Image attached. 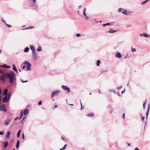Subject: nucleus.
<instances>
[{
	"label": "nucleus",
	"mask_w": 150,
	"mask_h": 150,
	"mask_svg": "<svg viewBox=\"0 0 150 150\" xmlns=\"http://www.w3.org/2000/svg\"><path fill=\"white\" fill-rule=\"evenodd\" d=\"M122 86H120V87H118L117 88V89L118 90H120V89H121L122 88Z\"/></svg>",
	"instance_id": "obj_39"
},
{
	"label": "nucleus",
	"mask_w": 150,
	"mask_h": 150,
	"mask_svg": "<svg viewBox=\"0 0 150 150\" xmlns=\"http://www.w3.org/2000/svg\"><path fill=\"white\" fill-rule=\"evenodd\" d=\"M100 61L99 60H98L97 61V63H96V64H97V65L98 66H99V65H100Z\"/></svg>",
	"instance_id": "obj_27"
},
{
	"label": "nucleus",
	"mask_w": 150,
	"mask_h": 150,
	"mask_svg": "<svg viewBox=\"0 0 150 150\" xmlns=\"http://www.w3.org/2000/svg\"><path fill=\"white\" fill-rule=\"evenodd\" d=\"M80 103H81V105H82V103H81V100H80Z\"/></svg>",
	"instance_id": "obj_55"
},
{
	"label": "nucleus",
	"mask_w": 150,
	"mask_h": 150,
	"mask_svg": "<svg viewBox=\"0 0 150 150\" xmlns=\"http://www.w3.org/2000/svg\"><path fill=\"white\" fill-rule=\"evenodd\" d=\"M1 50H0V54H1Z\"/></svg>",
	"instance_id": "obj_63"
},
{
	"label": "nucleus",
	"mask_w": 150,
	"mask_h": 150,
	"mask_svg": "<svg viewBox=\"0 0 150 150\" xmlns=\"http://www.w3.org/2000/svg\"><path fill=\"white\" fill-rule=\"evenodd\" d=\"M149 1V0H146V1H143V2H142V5H144V4H145L146 2L148 1Z\"/></svg>",
	"instance_id": "obj_31"
},
{
	"label": "nucleus",
	"mask_w": 150,
	"mask_h": 150,
	"mask_svg": "<svg viewBox=\"0 0 150 150\" xmlns=\"http://www.w3.org/2000/svg\"><path fill=\"white\" fill-rule=\"evenodd\" d=\"M110 25V24L109 23H107L105 24H103V27H105L106 25Z\"/></svg>",
	"instance_id": "obj_30"
},
{
	"label": "nucleus",
	"mask_w": 150,
	"mask_h": 150,
	"mask_svg": "<svg viewBox=\"0 0 150 150\" xmlns=\"http://www.w3.org/2000/svg\"><path fill=\"white\" fill-rule=\"evenodd\" d=\"M6 76H7L6 75V76L4 74L1 77L0 80L1 81H4L6 79Z\"/></svg>",
	"instance_id": "obj_8"
},
{
	"label": "nucleus",
	"mask_w": 150,
	"mask_h": 150,
	"mask_svg": "<svg viewBox=\"0 0 150 150\" xmlns=\"http://www.w3.org/2000/svg\"><path fill=\"white\" fill-rule=\"evenodd\" d=\"M61 138H62V139L63 140H64V139L63 137H61Z\"/></svg>",
	"instance_id": "obj_58"
},
{
	"label": "nucleus",
	"mask_w": 150,
	"mask_h": 150,
	"mask_svg": "<svg viewBox=\"0 0 150 150\" xmlns=\"http://www.w3.org/2000/svg\"><path fill=\"white\" fill-rule=\"evenodd\" d=\"M29 48L28 47H26L24 50V52H28L29 50Z\"/></svg>",
	"instance_id": "obj_20"
},
{
	"label": "nucleus",
	"mask_w": 150,
	"mask_h": 150,
	"mask_svg": "<svg viewBox=\"0 0 150 150\" xmlns=\"http://www.w3.org/2000/svg\"><path fill=\"white\" fill-rule=\"evenodd\" d=\"M6 76L9 79L11 83H12L15 81L16 80L15 74L12 71H11L9 73L6 74Z\"/></svg>",
	"instance_id": "obj_1"
},
{
	"label": "nucleus",
	"mask_w": 150,
	"mask_h": 150,
	"mask_svg": "<svg viewBox=\"0 0 150 150\" xmlns=\"http://www.w3.org/2000/svg\"><path fill=\"white\" fill-rule=\"evenodd\" d=\"M28 112V109L26 108L24 110L23 112V114L24 115H26Z\"/></svg>",
	"instance_id": "obj_14"
},
{
	"label": "nucleus",
	"mask_w": 150,
	"mask_h": 150,
	"mask_svg": "<svg viewBox=\"0 0 150 150\" xmlns=\"http://www.w3.org/2000/svg\"><path fill=\"white\" fill-rule=\"evenodd\" d=\"M57 105H55L54 107L55 108H57Z\"/></svg>",
	"instance_id": "obj_61"
},
{
	"label": "nucleus",
	"mask_w": 150,
	"mask_h": 150,
	"mask_svg": "<svg viewBox=\"0 0 150 150\" xmlns=\"http://www.w3.org/2000/svg\"><path fill=\"white\" fill-rule=\"evenodd\" d=\"M109 91H112V89H110Z\"/></svg>",
	"instance_id": "obj_62"
},
{
	"label": "nucleus",
	"mask_w": 150,
	"mask_h": 150,
	"mask_svg": "<svg viewBox=\"0 0 150 150\" xmlns=\"http://www.w3.org/2000/svg\"><path fill=\"white\" fill-rule=\"evenodd\" d=\"M6 64H4L3 65H1V67H3L4 68H6Z\"/></svg>",
	"instance_id": "obj_34"
},
{
	"label": "nucleus",
	"mask_w": 150,
	"mask_h": 150,
	"mask_svg": "<svg viewBox=\"0 0 150 150\" xmlns=\"http://www.w3.org/2000/svg\"><path fill=\"white\" fill-rule=\"evenodd\" d=\"M42 47L40 46H39L37 49V50L38 52H41V51H42Z\"/></svg>",
	"instance_id": "obj_21"
},
{
	"label": "nucleus",
	"mask_w": 150,
	"mask_h": 150,
	"mask_svg": "<svg viewBox=\"0 0 150 150\" xmlns=\"http://www.w3.org/2000/svg\"><path fill=\"white\" fill-rule=\"evenodd\" d=\"M134 150H139V149L137 148L135 149Z\"/></svg>",
	"instance_id": "obj_51"
},
{
	"label": "nucleus",
	"mask_w": 150,
	"mask_h": 150,
	"mask_svg": "<svg viewBox=\"0 0 150 150\" xmlns=\"http://www.w3.org/2000/svg\"><path fill=\"white\" fill-rule=\"evenodd\" d=\"M10 94L9 93L7 94L5 96L3 99V102H8L10 99Z\"/></svg>",
	"instance_id": "obj_2"
},
{
	"label": "nucleus",
	"mask_w": 150,
	"mask_h": 150,
	"mask_svg": "<svg viewBox=\"0 0 150 150\" xmlns=\"http://www.w3.org/2000/svg\"><path fill=\"white\" fill-rule=\"evenodd\" d=\"M125 89H124V91H122V92H121V93L122 94H123V93H124V92L125 91Z\"/></svg>",
	"instance_id": "obj_48"
},
{
	"label": "nucleus",
	"mask_w": 150,
	"mask_h": 150,
	"mask_svg": "<svg viewBox=\"0 0 150 150\" xmlns=\"http://www.w3.org/2000/svg\"><path fill=\"white\" fill-rule=\"evenodd\" d=\"M34 28L33 27H30L27 28L23 29V30H25V29H31V28Z\"/></svg>",
	"instance_id": "obj_37"
},
{
	"label": "nucleus",
	"mask_w": 150,
	"mask_h": 150,
	"mask_svg": "<svg viewBox=\"0 0 150 150\" xmlns=\"http://www.w3.org/2000/svg\"><path fill=\"white\" fill-rule=\"evenodd\" d=\"M146 100L145 102H144L143 104V107H144V109H145V105H146Z\"/></svg>",
	"instance_id": "obj_35"
},
{
	"label": "nucleus",
	"mask_w": 150,
	"mask_h": 150,
	"mask_svg": "<svg viewBox=\"0 0 150 150\" xmlns=\"http://www.w3.org/2000/svg\"><path fill=\"white\" fill-rule=\"evenodd\" d=\"M143 36L146 38H148L149 36V35L147 34L146 33H143Z\"/></svg>",
	"instance_id": "obj_25"
},
{
	"label": "nucleus",
	"mask_w": 150,
	"mask_h": 150,
	"mask_svg": "<svg viewBox=\"0 0 150 150\" xmlns=\"http://www.w3.org/2000/svg\"><path fill=\"white\" fill-rule=\"evenodd\" d=\"M8 89H5L4 90L3 95L4 96L6 95L7 94V93L8 92Z\"/></svg>",
	"instance_id": "obj_18"
},
{
	"label": "nucleus",
	"mask_w": 150,
	"mask_h": 150,
	"mask_svg": "<svg viewBox=\"0 0 150 150\" xmlns=\"http://www.w3.org/2000/svg\"><path fill=\"white\" fill-rule=\"evenodd\" d=\"M30 49L32 50V52H35V50L34 47L33 45H30Z\"/></svg>",
	"instance_id": "obj_13"
},
{
	"label": "nucleus",
	"mask_w": 150,
	"mask_h": 150,
	"mask_svg": "<svg viewBox=\"0 0 150 150\" xmlns=\"http://www.w3.org/2000/svg\"><path fill=\"white\" fill-rule=\"evenodd\" d=\"M23 112L22 111H21V115L20 116V117H19V119H21V118L22 117L23 115Z\"/></svg>",
	"instance_id": "obj_32"
},
{
	"label": "nucleus",
	"mask_w": 150,
	"mask_h": 150,
	"mask_svg": "<svg viewBox=\"0 0 150 150\" xmlns=\"http://www.w3.org/2000/svg\"><path fill=\"white\" fill-rule=\"evenodd\" d=\"M149 109H150V105H149V104L148 106V109L147 110V112H146V119L147 118V117H148V115L149 112Z\"/></svg>",
	"instance_id": "obj_12"
},
{
	"label": "nucleus",
	"mask_w": 150,
	"mask_h": 150,
	"mask_svg": "<svg viewBox=\"0 0 150 150\" xmlns=\"http://www.w3.org/2000/svg\"><path fill=\"white\" fill-rule=\"evenodd\" d=\"M148 38H150V35H149V36Z\"/></svg>",
	"instance_id": "obj_64"
},
{
	"label": "nucleus",
	"mask_w": 150,
	"mask_h": 150,
	"mask_svg": "<svg viewBox=\"0 0 150 150\" xmlns=\"http://www.w3.org/2000/svg\"><path fill=\"white\" fill-rule=\"evenodd\" d=\"M32 56L34 60H36L37 59V56L36 51L32 52Z\"/></svg>",
	"instance_id": "obj_6"
},
{
	"label": "nucleus",
	"mask_w": 150,
	"mask_h": 150,
	"mask_svg": "<svg viewBox=\"0 0 150 150\" xmlns=\"http://www.w3.org/2000/svg\"><path fill=\"white\" fill-rule=\"evenodd\" d=\"M21 82H22L23 83H25V82H27L28 81H23L22 79H21Z\"/></svg>",
	"instance_id": "obj_40"
},
{
	"label": "nucleus",
	"mask_w": 150,
	"mask_h": 150,
	"mask_svg": "<svg viewBox=\"0 0 150 150\" xmlns=\"http://www.w3.org/2000/svg\"><path fill=\"white\" fill-rule=\"evenodd\" d=\"M86 116L88 117H93L94 116V114L93 113H92L88 114Z\"/></svg>",
	"instance_id": "obj_23"
},
{
	"label": "nucleus",
	"mask_w": 150,
	"mask_h": 150,
	"mask_svg": "<svg viewBox=\"0 0 150 150\" xmlns=\"http://www.w3.org/2000/svg\"><path fill=\"white\" fill-rule=\"evenodd\" d=\"M136 51V49L135 48H132L131 49V51L132 52H135Z\"/></svg>",
	"instance_id": "obj_33"
},
{
	"label": "nucleus",
	"mask_w": 150,
	"mask_h": 150,
	"mask_svg": "<svg viewBox=\"0 0 150 150\" xmlns=\"http://www.w3.org/2000/svg\"><path fill=\"white\" fill-rule=\"evenodd\" d=\"M32 1H33L34 3H35L36 0H32Z\"/></svg>",
	"instance_id": "obj_49"
},
{
	"label": "nucleus",
	"mask_w": 150,
	"mask_h": 150,
	"mask_svg": "<svg viewBox=\"0 0 150 150\" xmlns=\"http://www.w3.org/2000/svg\"><path fill=\"white\" fill-rule=\"evenodd\" d=\"M115 56L116 57L120 58L122 57V55L120 53L117 52Z\"/></svg>",
	"instance_id": "obj_10"
},
{
	"label": "nucleus",
	"mask_w": 150,
	"mask_h": 150,
	"mask_svg": "<svg viewBox=\"0 0 150 150\" xmlns=\"http://www.w3.org/2000/svg\"><path fill=\"white\" fill-rule=\"evenodd\" d=\"M144 119V117H142V122H143Z\"/></svg>",
	"instance_id": "obj_44"
},
{
	"label": "nucleus",
	"mask_w": 150,
	"mask_h": 150,
	"mask_svg": "<svg viewBox=\"0 0 150 150\" xmlns=\"http://www.w3.org/2000/svg\"><path fill=\"white\" fill-rule=\"evenodd\" d=\"M84 108V106H83L82 105H81V109L82 110Z\"/></svg>",
	"instance_id": "obj_46"
},
{
	"label": "nucleus",
	"mask_w": 150,
	"mask_h": 150,
	"mask_svg": "<svg viewBox=\"0 0 150 150\" xmlns=\"http://www.w3.org/2000/svg\"><path fill=\"white\" fill-rule=\"evenodd\" d=\"M140 35L141 36H142V35H143V34H140Z\"/></svg>",
	"instance_id": "obj_60"
},
{
	"label": "nucleus",
	"mask_w": 150,
	"mask_h": 150,
	"mask_svg": "<svg viewBox=\"0 0 150 150\" xmlns=\"http://www.w3.org/2000/svg\"><path fill=\"white\" fill-rule=\"evenodd\" d=\"M124 10L123 8H120L118 9V12H121L122 11H123Z\"/></svg>",
	"instance_id": "obj_28"
},
{
	"label": "nucleus",
	"mask_w": 150,
	"mask_h": 150,
	"mask_svg": "<svg viewBox=\"0 0 150 150\" xmlns=\"http://www.w3.org/2000/svg\"><path fill=\"white\" fill-rule=\"evenodd\" d=\"M21 133V129H20L18 131V132L17 134V136L18 137H19L20 136Z\"/></svg>",
	"instance_id": "obj_26"
},
{
	"label": "nucleus",
	"mask_w": 150,
	"mask_h": 150,
	"mask_svg": "<svg viewBox=\"0 0 150 150\" xmlns=\"http://www.w3.org/2000/svg\"><path fill=\"white\" fill-rule=\"evenodd\" d=\"M62 88L65 91H67V93H69L70 92V89L67 86L63 85L62 86Z\"/></svg>",
	"instance_id": "obj_5"
},
{
	"label": "nucleus",
	"mask_w": 150,
	"mask_h": 150,
	"mask_svg": "<svg viewBox=\"0 0 150 150\" xmlns=\"http://www.w3.org/2000/svg\"><path fill=\"white\" fill-rule=\"evenodd\" d=\"M8 143L7 142H5L4 144V148H6L8 146Z\"/></svg>",
	"instance_id": "obj_19"
},
{
	"label": "nucleus",
	"mask_w": 150,
	"mask_h": 150,
	"mask_svg": "<svg viewBox=\"0 0 150 150\" xmlns=\"http://www.w3.org/2000/svg\"><path fill=\"white\" fill-rule=\"evenodd\" d=\"M80 35H81L79 34H77L76 35V36L77 37H79Z\"/></svg>",
	"instance_id": "obj_42"
},
{
	"label": "nucleus",
	"mask_w": 150,
	"mask_h": 150,
	"mask_svg": "<svg viewBox=\"0 0 150 150\" xmlns=\"http://www.w3.org/2000/svg\"><path fill=\"white\" fill-rule=\"evenodd\" d=\"M67 146V144L65 145L64 147L61 149H60V150H64L66 149V147Z\"/></svg>",
	"instance_id": "obj_29"
},
{
	"label": "nucleus",
	"mask_w": 150,
	"mask_h": 150,
	"mask_svg": "<svg viewBox=\"0 0 150 150\" xmlns=\"http://www.w3.org/2000/svg\"><path fill=\"white\" fill-rule=\"evenodd\" d=\"M60 92V91L59 90H57L51 93V97L52 98H53L55 95L59 93Z\"/></svg>",
	"instance_id": "obj_4"
},
{
	"label": "nucleus",
	"mask_w": 150,
	"mask_h": 150,
	"mask_svg": "<svg viewBox=\"0 0 150 150\" xmlns=\"http://www.w3.org/2000/svg\"><path fill=\"white\" fill-rule=\"evenodd\" d=\"M2 99V97L1 96H0V101H1Z\"/></svg>",
	"instance_id": "obj_53"
},
{
	"label": "nucleus",
	"mask_w": 150,
	"mask_h": 150,
	"mask_svg": "<svg viewBox=\"0 0 150 150\" xmlns=\"http://www.w3.org/2000/svg\"><path fill=\"white\" fill-rule=\"evenodd\" d=\"M10 121V119L8 118L6 120H5L4 124L7 125L9 124Z\"/></svg>",
	"instance_id": "obj_9"
},
{
	"label": "nucleus",
	"mask_w": 150,
	"mask_h": 150,
	"mask_svg": "<svg viewBox=\"0 0 150 150\" xmlns=\"http://www.w3.org/2000/svg\"><path fill=\"white\" fill-rule=\"evenodd\" d=\"M42 103V101H40L38 103V104L39 105H41V104Z\"/></svg>",
	"instance_id": "obj_41"
},
{
	"label": "nucleus",
	"mask_w": 150,
	"mask_h": 150,
	"mask_svg": "<svg viewBox=\"0 0 150 150\" xmlns=\"http://www.w3.org/2000/svg\"><path fill=\"white\" fill-rule=\"evenodd\" d=\"M24 134H23V135H22V138L23 139H24V138H25V137H24Z\"/></svg>",
	"instance_id": "obj_43"
},
{
	"label": "nucleus",
	"mask_w": 150,
	"mask_h": 150,
	"mask_svg": "<svg viewBox=\"0 0 150 150\" xmlns=\"http://www.w3.org/2000/svg\"><path fill=\"white\" fill-rule=\"evenodd\" d=\"M13 70L14 71H15L17 72V70L14 64H13Z\"/></svg>",
	"instance_id": "obj_24"
},
{
	"label": "nucleus",
	"mask_w": 150,
	"mask_h": 150,
	"mask_svg": "<svg viewBox=\"0 0 150 150\" xmlns=\"http://www.w3.org/2000/svg\"><path fill=\"white\" fill-rule=\"evenodd\" d=\"M10 131L8 132L6 134V137L8 138H9V136L10 135Z\"/></svg>",
	"instance_id": "obj_17"
},
{
	"label": "nucleus",
	"mask_w": 150,
	"mask_h": 150,
	"mask_svg": "<svg viewBox=\"0 0 150 150\" xmlns=\"http://www.w3.org/2000/svg\"><path fill=\"white\" fill-rule=\"evenodd\" d=\"M3 110L5 112H6V110L5 107V105H2L0 107V111Z\"/></svg>",
	"instance_id": "obj_7"
},
{
	"label": "nucleus",
	"mask_w": 150,
	"mask_h": 150,
	"mask_svg": "<svg viewBox=\"0 0 150 150\" xmlns=\"http://www.w3.org/2000/svg\"><path fill=\"white\" fill-rule=\"evenodd\" d=\"M18 117H17V118H16L15 119V120H16L17 119H18Z\"/></svg>",
	"instance_id": "obj_59"
},
{
	"label": "nucleus",
	"mask_w": 150,
	"mask_h": 150,
	"mask_svg": "<svg viewBox=\"0 0 150 150\" xmlns=\"http://www.w3.org/2000/svg\"><path fill=\"white\" fill-rule=\"evenodd\" d=\"M86 8H85L83 10V16L86 17V19H88L89 18L88 17H87V15L85 11L86 10Z\"/></svg>",
	"instance_id": "obj_11"
},
{
	"label": "nucleus",
	"mask_w": 150,
	"mask_h": 150,
	"mask_svg": "<svg viewBox=\"0 0 150 150\" xmlns=\"http://www.w3.org/2000/svg\"><path fill=\"white\" fill-rule=\"evenodd\" d=\"M122 13L125 15H127V11L126 10H123V11H122Z\"/></svg>",
	"instance_id": "obj_22"
},
{
	"label": "nucleus",
	"mask_w": 150,
	"mask_h": 150,
	"mask_svg": "<svg viewBox=\"0 0 150 150\" xmlns=\"http://www.w3.org/2000/svg\"><path fill=\"white\" fill-rule=\"evenodd\" d=\"M25 68V66H24L22 67V68L23 69H24Z\"/></svg>",
	"instance_id": "obj_50"
},
{
	"label": "nucleus",
	"mask_w": 150,
	"mask_h": 150,
	"mask_svg": "<svg viewBox=\"0 0 150 150\" xmlns=\"http://www.w3.org/2000/svg\"><path fill=\"white\" fill-rule=\"evenodd\" d=\"M10 67L9 66H6V68H10Z\"/></svg>",
	"instance_id": "obj_47"
},
{
	"label": "nucleus",
	"mask_w": 150,
	"mask_h": 150,
	"mask_svg": "<svg viewBox=\"0 0 150 150\" xmlns=\"http://www.w3.org/2000/svg\"><path fill=\"white\" fill-rule=\"evenodd\" d=\"M116 31V30H114L112 29H110L109 32L110 33H113L115 32Z\"/></svg>",
	"instance_id": "obj_15"
},
{
	"label": "nucleus",
	"mask_w": 150,
	"mask_h": 150,
	"mask_svg": "<svg viewBox=\"0 0 150 150\" xmlns=\"http://www.w3.org/2000/svg\"><path fill=\"white\" fill-rule=\"evenodd\" d=\"M24 63L25 64H27V66L26 67L27 70L28 71H30L31 66V64H30L27 61H25V62H24Z\"/></svg>",
	"instance_id": "obj_3"
},
{
	"label": "nucleus",
	"mask_w": 150,
	"mask_h": 150,
	"mask_svg": "<svg viewBox=\"0 0 150 150\" xmlns=\"http://www.w3.org/2000/svg\"><path fill=\"white\" fill-rule=\"evenodd\" d=\"M2 21H3L4 23L6 24V22H5V21H4V19H2Z\"/></svg>",
	"instance_id": "obj_45"
},
{
	"label": "nucleus",
	"mask_w": 150,
	"mask_h": 150,
	"mask_svg": "<svg viewBox=\"0 0 150 150\" xmlns=\"http://www.w3.org/2000/svg\"><path fill=\"white\" fill-rule=\"evenodd\" d=\"M81 5H80V6H79L78 7L79 8H81Z\"/></svg>",
	"instance_id": "obj_57"
},
{
	"label": "nucleus",
	"mask_w": 150,
	"mask_h": 150,
	"mask_svg": "<svg viewBox=\"0 0 150 150\" xmlns=\"http://www.w3.org/2000/svg\"><path fill=\"white\" fill-rule=\"evenodd\" d=\"M20 145V142L19 140H17V144L16 146V148L18 149L19 148Z\"/></svg>",
	"instance_id": "obj_16"
},
{
	"label": "nucleus",
	"mask_w": 150,
	"mask_h": 150,
	"mask_svg": "<svg viewBox=\"0 0 150 150\" xmlns=\"http://www.w3.org/2000/svg\"><path fill=\"white\" fill-rule=\"evenodd\" d=\"M3 73V71L1 70H0V73L2 74V73Z\"/></svg>",
	"instance_id": "obj_54"
},
{
	"label": "nucleus",
	"mask_w": 150,
	"mask_h": 150,
	"mask_svg": "<svg viewBox=\"0 0 150 150\" xmlns=\"http://www.w3.org/2000/svg\"><path fill=\"white\" fill-rule=\"evenodd\" d=\"M98 93H101V92H100V90H99V91H98Z\"/></svg>",
	"instance_id": "obj_56"
},
{
	"label": "nucleus",
	"mask_w": 150,
	"mask_h": 150,
	"mask_svg": "<svg viewBox=\"0 0 150 150\" xmlns=\"http://www.w3.org/2000/svg\"><path fill=\"white\" fill-rule=\"evenodd\" d=\"M4 134V131H3L0 132V135H3Z\"/></svg>",
	"instance_id": "obj_36"
},
{
	"label": "nucleus",
	"mask_w": 150,
	"mask_h": 150,
	"mask_svg": "<svg viewBox=\"0 0 150 150\" xmlns=\"http://www.w3.org/2000/svg\"><path fill=\"white\" fill-rule=\"evenodd\" d=\"M125 113H124L123 115V118L124 119L125 118Z\"/></svg>",
	"instance_id": "obj_52"
},
{
	"label": "nucleus",
	"mask_w": 150,
	"mask_h": 150,
	"mask_svg": "<svg viewBox=\"0 0 150 150\" xmlns=\"http://www.w3.org/2000/svg\"><path fill=\"white\" fill-rule=\"evenodd\" d=\"M6 25L9 28H10L11 27V25H9V24H7V23L6 24Z\"/></svg>",
	"instance_id": "obj_38"
}]
</instances>
